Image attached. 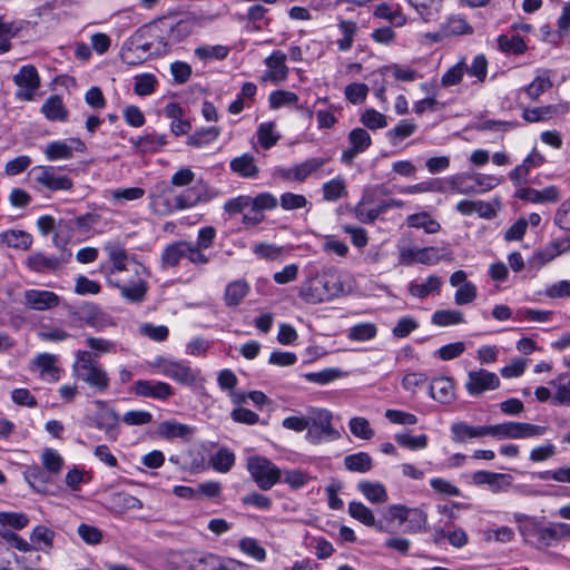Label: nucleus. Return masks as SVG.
I'll use <instances>...</instances> for the list:
<instances>
[{
    "label": "nucleus",
    "instance_id": "1",
    "mask_svg": "<svg viewBox=\"0 0 570 570\" xmlns=\"http://www.w3.org/2000/svg\"><path fill=\"white\" fill-rule=\"evenodd\" d=\"M215 193L207 186H193L178 194L165 181L156 184L149 193L150 209L159 216H168L176 210L195 207L199 203L208 202Z\"/></svg>",
    "mask_w": 570,
    "mask_h": 570
},
{
    "label": "nucleus",
    "instance_id": "2",
    "mask_svg": "<svg viewBox=\"0 0 570 570\" xmlns=\"http://www.w3.org/2000/svg\"><path fill=\"white\" fill-rule=\"evenodd\" d=\"M342 291V284L334 276L316 275L302 283L298 295L305 303L315 305L338 296Z\"/></svg>",
    "mask_w": 570,
    "mask_h": 570
},
{
    "label": "nucleus",
    "instance_id": "3",
    "mask_svg": "<svg viewBox=\"0 0 570 570\" xmlns=\"http://www.w3.org/2000/svg\"><path fill=\"white\" fill-rule=\"evenodd\" d=\"M333 415L328 410L314 409L308 412L309 426L306 439L318 444L323 441H334L341 438L340 432L332 425Z\"/></svg>",
    "mask_w": 570,
    "mask_h": 570
},
{
    "label": "nucleus",
    "instance_id": "4",
    "mask_svg": "<svg viewBox=\"0 0 570 570\" xmlns=\"http://www.w3.org/2000/svg\"><path fill=\"white\" fill-rule=\"evenodd\" d=\"M246 468L253 481L263 491L272 489L282 476L281 469L262 455L249 456Z\"/></svg>",
    "mask_w": 570,
    "mask_h": 570
},
{
    "label": "nucleus",
    "instance_id": "5",
    "mask_svg": "<svg viewBox=\"0 0 570 570\" xmlns=\"http://www.w3.org/2000/svg\"><path fill=\"white\" fill-rule=\"evenodd\" d=\"M154 366L157 367L163 375L187 386L195 385L199 377V370H194L181 361L159 356L155 360Z\"/></svg>",
    "mask_w": 570,
    "mask_h": 570
},
{
    "label": "nucleus",
    "instance_id": "6",
    "mask_svg": "<svg viewBox=\"0 0 570 570\" xmlns=\"http://www.w3.org/2000/svg\"><path fill=\"white\" fill-rule=\"evenodd\" d=\"M547 428L523 422H504L488 425L489 435L499 439H529L546 433Z\"/></svg>",
    "mask_w": 570,
    "mask_h": 570
},
{
    "label": "nucleus",
    "instance_id": "7",
    "mask_svg": "<svg viewBox=\"0 0 570 570\" xmlns=\"http://www.w3.org/2000/svg\"><path fill=\"white\" fill-rule=\"evenodd\" d=\"M327 161L328 158L323 157L307 158L291 168H276L275 175L284 180L303 183L308 177L316 174L324 165L327 164Z\"/></svg>",
    "mask_w": 570,
    "mask_h": 570
},
{
    "label": "nucleus",
    "instance_id": "8",
    "mask_svg": "<svg viewBox=\"0 0 570 570\" xmlns=\"http://www.w3.org/2000/svg\"><path fill=\"white\" fill-rule=\"evenodd\" d=\"M94 403L98 407V412L90 417L91 423L89 424L104 431L108 440L116 441L119 434V415L102 400H96Z\"/></svg>",
    "mask_w": 570,
    "mask_h": 570
},
{
    "label": "nucleus",
    "instance_id": "9",
    "mask_svg": "<svg viewBox=\"0 0 570 570\" xmlns=\"http://www.w3.org/2000/svg\"><path fill=\"white\" fill-rule=\"evenodd\" d=\"M13 82L18 87L16 98L21 101L32 100L41 85L39 73L32 65L22 66L13 76Z\"/></svg>",
    "mask_w": 570,
    "mask_h": 570
},
{
    "label": "nucleus",
    "instance_id": "10",
    "mask_svg": "<svg viewBox=\"0 0 570 570\" xmlns=\"http://www.w3.org/2000/svg\"><path fill=\"white\" fill-rule=\"evenodd\" d=\"M500 379L495 373L489 372L484 368L470 371L468 373V380L465 389L472 396H479L485 391H493L499 389Z\"/></svg>",
    "mask_w": 570,
    "mask_h": 570
},
{
    "label": "nucleus",
    "instance_id": "11",
    "mask_svg": "<svg viewBox=\"0 0 570 570\" xmlns=\"http://www.w3.org/2000/svg\"><path fill=\"white\" fill-rule=\"evenodd\" d=\"M33 171L36 183L49 191H65L73 187L72 179L66 175H58L53 167L39 166L33 168Z\"/></svg>",
    "mask_w": 570,
    "mask_h": 570
},
{
    "label": "nucleus",
    "instance_id": "12",
    "mask_svg": "<svg viewBox=\"0 0 570 570\" xmlns=\"http://www.w3.org/2000/svg\"><path fill=\"white\" fill-rule=\"evenodd\" d=\"M285 61L286 55L283 51H273L272 55L265 59L267 70L262 79L264 81H271L275 85L285 81L288 76V68Z\"/></svg>",
    "mask_w": 570,
    "mask_h": 570
},
{
    "label": "nucleus",
    "instance_id": "13",
    "mask_svg": "<svg viewBox=\"0 0 570 570\" xmlns=\"http://www.w3.org/2000/svg\"><path fill=\"white\" fill-rule=\"evenodd\" d=\"M515 197L533 204H544L559 202L561 194L557 186H549L541 190L532 187H521L515 191Z\"/></svg>",
    "mask_w": 570,
    "mask_h": 570
},
{
    "label": "nucleus",
    "instance_id": "14",
    "mask_svg": "<svg viewBox=\"0 0 570 570\" xmlns=\"http://www.w3.org/2000/svg\"><path fill=\"white\" fill-rule=\"evenodd\" d=\"M194 27L195 21L190 19L179 20L176 24L171 26L167 38L159 37L158 39V53L167 51L171 45L178 43L187 38L194 31Z\"/></svg>",
    "mask_w": 570,
    "mask_h": 570
},
{
    "label": "nucleus",
    "instance_id": "15",
    "mask_svg": "<svg viewBox=\"0 0 570 570\" xmlns=\"http://www.w3.org/2000/svg\"><path fill=\"white\" fill-rule=\"evenodd\" d=\"M472 481L475 485L487 484L492 492H500L512 485L513 478L508 473L478 471L473 473Z\"/></svg>",
    "mask_w": 570,
    "mask_h": 570
},
{
    "label": "nucleus",
    "instance_id": "16",
    "mask_svg": "<svg viewBox=\"0 0 570 570\" xmlns=\"http://www.w3.org/2000/svg\"><path fill=\"white\" fill-rule=\"evenodd\" d=\"M73 375L98 392H105L109 387V376L98 364L89 367L82 366L80 371Z\"/></svg>",
    "mask_w": 570,
    "mask_h": 570
},
{
    "label": "nucleus",
    "instance_id": "17",
    "mask_svg": "<svg viewBox=\"0 0 570 570\" xmlns=\"http://www.w3.org/2000/svg\"><path fill=\"white\" fill-rule=\"evenodd\" d=\"M27 307L35 311H47L59 304V296L50 291L28 289L23 294Z\"/></svg>",
    "mask_w": 570,
    "mask_h": 570
},
{
    "label": "nucleus",
    "instance_id": "18",
    "mask_svg": "<svg viewBox=\"0 0 570 570\" xmlns=\"http://www.w3.org/2000/svg\"><path fill=\"white\" fill-rule=\"evenodd\" d=\"M58 357L53 354H38L30 364L31 370H38L40 376L51 382L60 379L61 368L57 366Z\"/></svg>",
    "mask_w": 570,
    "mask_h": 570
},
{
    "label": "nucleus",
    "instance_id": "19",
    "mask_svg": "<svg viewBox=\"0 0 570 570\" xmlns=\"http://www.w3.org/2000/svg\"><path fill=\"white\" fill-rule=\"evenodd\" d=\"M135 393L142 397L167 400L173 395L174 391L173 387L165 382L139 380L135 383Z\"/></svg>",
    "mask_w": 570,
    "mask_h": 570
},
{
    "label": "nucleus",
    "instance_id": "20",
    "mask_svg": "<svg viewBox=\"0 0 570 570\" xmlns=\"http://www.w3.org/2000/svg\"><path fill=\"white\" fill-rule=\"evenodd\" d=\"M569 111L568 104L547 105L542 107L524 108L522 117L528 122H540L552 119L557 115Z\"/></svg>",
    "mask_w": 570,
    "mask_h": 570
},
{
    "label": "nucleus",
    "instance_id": "21",
    "mask_svg": "<svg viewBox=\"0 0 570 570\" xmlns=\"http://www.w3.org/2000/svg\"><path fill=\"white\" fill-rule=\"evenodd\" d=\"M157 433L159 436L167 440L178 438L184 441H189L191 436L195 434V428L177 422L175 420H167L159 423L157 428Z\"/></svg>",
    "mask_w": 570,
    "mask_h": 570
},
{
    "label": "nucleus",
    "instance_id": "22",
    "mask_svg": "<svg viewBox=\"0 0 570 570\" xmlns=\"http://www.w3.org/2000/svg\"><path fill=\"white\" fill-rule=\"evenodd\" d=\"M430 396L442 403L450 404L454 400V381L446 376L435 377L429 386Z\"/></svg>",
    "mask_w": 570,
    "mask_h": 570
},
{
    "label": "nucleus",
    "instance_id": "23",
    "mask_svg": "<svg viewBox=\"0 0 570 570\" xmlns=\"http://www.w3.org/2000/svg\"><path fill=\"white\" fill-rule=\"evenodd\" d=\"M70 256L71 254H68L66 257L62 256L58 258L48 257L41 253H36L28 257L27 265L31 271L37 273L55 272L59 269L62 266V264L69 259Z\"/></svg>",
    "mask_w": 570,
    "mask_h": 570
},
{
    "label": "nucleus",
    "instance_id": "24",
    "mask_svg": "<svg viewBox=\"0 0 570 570\" xmlns=\"http://www.w3.org/2000/svg\"><path fill=\"white\" fill-rule=\"evenodd\" d=\"M230 566L235 563L230 560L226 561L216 554H204L194 557L188 564V570H232Z\"/></svg>",
    "mask_w": 570,
    "mask_h": 570
},
{
    "label": "nucleus",
    "instance_id": "25",
    "mask_svg": "<svg viewBox=\"0 0 570 570\" xmlns=\"http://www.w3.org/2000/svg\"><path fill=\"white\" fill-rule=\"evenodd\" d=\"M188 253V242L177 240L168 244L161 253V267L170 268L176 267L181 258L186 257Z\"/></svg>",
    "mask_w": 570,
    "mask_h": 570
},
{
    "label": "nucleus",
    "instance_id": "26",
    "mask_svg": "<svg viewBox=\"0 0 570 570\" xmlns=\"http://www.w3.org/2000/svg\"><path fill=\"white\" fill-rule=\"evenodd\" d=\"M452 440L455 443H464L468 439L489 435L488 425L473 426L465 422H455L451 425Z\"/></svg>",
    "mask_w": 570,
    "mask_h": 570
},
{
    "label": "nucleus",
    "instance_id": "27",
    "mask_svg": "<svg viewBox=\"0 0 570 570\" xmlns=\"http://www.w3.org/2000/svg\"><path fill=\"white\" fill-rule=\"evenodd\" d=\"M41 112L50 121H66L69 116L62 98L58 95L50 96L41 106Z\"/></svg>",
    "mask_w": 570,
    "mask_h": 570
},
{
    "label": "nucleus",
    "instance_id": "28",
    "mask_svg": "<svg viewBox=\"0 0 570 570\" xmlns=\"http://www.w3.org/2000/svg\"><path fill=\"white\" fill-rule=\"evenodd\" d=\"M449 191L461 195H475L476 187L472 181V174L460 173L446 178Z\"/></svg>",
    "mask_w": 570,
    "mask_h": 570
},
{
    "label": "nucleus",
    "instance_id": "29",
    "mask_svg": "<svg viewBox=\"0 0 570 570\" xmlns=\"http://www.w3.org/2000/svg\"><path fill=\"white\" fill-rule=\"evenodd\" d=\"M230 169L244 178H255L259 171L257 165L255 164L254 156L249 154H243L242 156L232 159Z\"/></svg>",
    "mask_w": 570,
    "mask_h": 570
},
{
    "label": "nucleus",
    "instance_id": "30",
    "mask_svg": "<svg viewBox=\"0 0 570 570\" xmlns=\"http://www.w3.org/2000/svg\"><path fill=\"white\" fill-rule=\"evenodd\" d=\"M0 240L8 247L27 250L32 245V236L19 229H9L0 234Z\"/></svg>",
    "mask_w": 570,
    "mask_h": 570
},
{
    "label": "nucleus",
    "instance_id": "31",
    "mask_svg": "<svg viewBox=\"0 0 570 570\" xmlns=\"http://www.w3.org/2000/svg\"><path fill=\"white\" fill-rule=\"evenodd\" d=\"M249 285L244 279L230 282L225 289L224 301L228 307H235L247 296Z\"/></svg>",
    "mask_w": 570,
    "mask_h": 570
},
{
    "label": "nucleus",
    "instance_id": "32",
    "mask_svg": "<svg viewBox=\"0 0 570 570\" xmlns=\"http://www.w3.org/2000/svg\"><path fill=\"white\" fill-rule=\"evenodd\" d=\"M409 227L423 228L428 234H436L441 230V225L436 222L430 213L421 212L412 214L406 218Z\"/></svg>",
    "mask_w": 570,
    "mask_h": 570
},
{
    "label": "nucleus",
    "instance_id": "33",
    "mask_svg": "<svg viewBox=\"0 0 570 570\" xmlns=\"http://www.w3.org/2000/svg\"><path fill=\"white\" fill-rule=\"evenodd\" d=\"M442 286V279L439 276L430 275L426 281L422 284L411 283L409 285V292L411 295L424 298L432 293H439Z\"/></svg>",
    "mask_w": 570,
    "mask_h": 570
},
{
    "label": "nucleus",
    "instance_id": "34",
    "mask_svg": "<svg viewBox=\"0 0 570 570\" xmlns=\"http://www.w3.org/2000/svg\"><path fill=\"white\" fill-rule=\"evenodd\" d=\"M220 135V128L216 126L202 128L196 130L187 139V144L191 147L200 148L215 141Z\"/></svg>",
    "mask_w": 570,
    "mask_h": 570
},
{
    "label": "nucleus",
    "instance_id": "35",
    "mask_svg": "<svg viewBox=\"0 0 570 570\" xmlns=\"http://www.w3.org/2000/svg\"><path fill=\"white\" fill-rule=\"evenodd\" d=\"M473 28L461 16H452L442 24V33L445 37L471 35Z\"/></svg>",
    "mask_w": 570,
    "mask_h": 570
},
{
    "label": "nucleus",
    "instance_id": "36",
    "mask_svg": "<svg viewBox=\"0 0 570 570\" xmlns=\"http://www.w3.org/2000/svg\"><path fill=\"white\" fill-rule=\"evenodd\" d=\"M358 490L373 503H384L387 501V493L383 484L370 481L358 483Z\"/></svg>",
    "mask_w": 570,
    "mask_h": 570
},
{
    "label": "nucleus",
    "instance_id": "37",
    "mask_svg": "<svg viewBox=\"0 0 570 570\" xmlns=\"http://www.w3.org/2000/svg\"><path fill=\"white\" fill-rule=\"evenodd\" d=\"M115 286L119 287L124 298L134 303L142 302L147 293V283L142 279L131 285H119L116 283Z\"/></svg>",
    "mask_w": 570,
    "mask_h": 570
},
{
    "label": "nucleus",
    "instance_id": "38",
    "mask_svg": "<svg viewBox=\"0 0 570 570\" xmlns=\"http://www.w3.org/2000/svg\"><path fill=\"white\" fill-rule=\"evenodd\" d=\"M45 155L50 161L70 159L73 156L72 146L61 140L51 141L46 146Z\"/></svg>",
    "mask_w": 570,
    "mask_h": 570
},
{
    "label": "nucleus",
    "instance_id": "39",
    "mask_svg": "<svg viewBox=\"0 0 570 570\" xmlns=\"http://www.w3.org/2000/svg\"><path fill=\"white\" fill-rule=\"evenodd\" d=\"M235 463V454L227 448H220L212 458V466L220 472L227 473Z\"/></svg>",
    "mask_w": 570,
    "mask_h": 570
},
{
    "label": "nucleus",
    "instance_id": "40",
    "mask_svg": "<svg viewBox=\"0 0 570 570\" xmlns=\"http://www.w3.org/2000/svg\"><path fill=\"white\" fill-rule=\"evenodd\" d=\"M498 46L502 52L513 55L524 53L528 49L523 39L518 35L512 37L505 35L499 36Z\"/></svg>",
    "mask_w": 570,
    "mask_h": 570
},
{
    "label": "nucleus",
    "instance_id": "41",
    "mask_svg": "<svg viewBox=\"0 0 570 570\" xmlns=\"http://www.w3.org/2000/svg\"><path fill=\"white\" fill-rule=\"evenodd\" d=\"M344 465L350 471L364 473L372 469V459L366 452H358L345 456Z\"/></svg>",
    "mask_w": 570,
    "mask_h": 570
},
{
    "label": "nucleus",
    "instance_id": "42",
    "mask_svg": "<svg viewBox=\"0 0 570 570\" xmlns=\"http://www.w3.org/2000/svg\"><path fill=\"white\" fill-rule=\"evenodd\" d=\"M338 29L342 32V38L337 40V47L341 51H347L353 46L357 26L354 21L341 20L338 22Z\"/></svg>",
    "mask_w": 570,
    "mask_h": 570
},
{
    "label": "nucleus",
    "instance_id": "43",
    "mask_svg": "<svg viewBox=\"0 0 570 570\" xmlns=\"http://www.w3.org/2000/svg\"><path fill=\"white\" fill-rule=\"evenodd\" d=\"M568 248H569V246H566L564 240H557V242L551 243L546 248L535 253L533 256V259L539 261V265L542 266V265L551 262L552 259H554L560 254L568 250Z\"/></svg>",
    "mask_w": 570,
    "mask_h": 570
},
{
    "label": "nucleus",
    "instance_id": "44",
    "mask_svg": "<svg viewBox=\"0 0 570 570\" xmlns=\"http://www.w3.org/2000/svg\"><path fill=\"white\" fill-rule=\"evenodd\" d=\"M140 40H141V36L137 32L136 35H134L130 38V40L128 42V47L122 49L121 59L126 63H128V65H135L136 63V61L131 57V55L135 51L141 50L144 53H147L154 47L153 42H144V43H141Z\"/></svg>",
    "mask_w": 570,
    "mask_h": 570
},
{
    "label": "nucleus",
    "instance_id": "45",
    "mask_svg": "<svg viewBox=\"0 0 570 570\" xmlns=\"http://www.w3.org/2000/svg\"><path fill=\"white\" fill-rule=\"evenodd\" d=\"M432 323L439 326H449L464 323V315L455 309H440L432 315Z\"/></svg>",
    "mask_w": 570,
    "mask_h": 570
},
{
    "label": "nucleus",
    "instance_id": "46",
    "mask_svg": "<svg viewBox=\"0 0 570 570\" xmlns=\"http://www.w3.org/2000/svg\"><path fill=\"white\" fill-rule=\"evenodd\" d=\"M20 29L14 22H6L0 16V55L10 51V39L16 37Z\"/></svg>",
    "mask_w": 570,
    "mask_h": 570
},
{
    "label": "nucleus",
    "instance_id": "47",
    "mask_svg": "<svg viewBox=\"0 0 570 570\" xmlns=\"http://www.w3.org/2000/svg\"><path fill=\"white\" fill-rule=\"evenodd\" d=\"M377 334V327L374 323H361L352 326L347 337L351 341L365 342L374 338Z\"/></svg>",
    "mask_w": 570,
    "mask_h": 570
},
{
    "label": "nucleus",
    "instance_id": "48",
    "mask_svg": "<svg viewBox=\"0 0 570 570\" xmlns=\"http://www.w3.org/2000/svg\"><path fill=\"white\" fill-rule=\"evenodd\" d=\"M414 7L425 22L435 19L440 12L442 0H414Z\"/></svg>",
    "mask_w": 570,
    "mask_h": 570
},
{
    "label": "nucleus",
    "instance_id": "49",
    "mask_svg": "<svg viewBox=\"0 0 570 570\" xmlns=\"http://www.w3.org/2000/svg\"><path fill=\"white\" fill-rule=\"evenodd\" d=\"M105 250L112 262L111 273L126 269L127 253L121 245L109 243L105 246Z\"/></svg>",
    "mask_w": 570,
    "mask_h": 570
},
{
    "label": "nucleus",
    "instance_id": "50",
    "mask_svg": "<svg viewBox=\"0 0 570 570\" xmlns=\"http://www.w3.org/2000/svg\"><path fill=\"white\" fill-rule=\"evenodd\" d=\"M323 197L327 202H335L346 194L344 179L337 177L325 183L322 187Z\"/></svg>",
    "mask_w": 570,
    "mask_h": 570
},
{
    "label": "nucleus",
    "instance_id": "51",
    "mask_svg": "<svg viewBox=\"0 0 570 570\" xmlns=\"http://www.w3.org/2000/svg\"><path fill=\"white\" fill-rule=\"evenodd\" d=\"M348 513L352 518L358 520L367 527L375 525V517L372 510L361 502H351L348 504Z\"/></svg>",
    "mask_w": 570,
    "mask_h": 570
},
{
    "label": "nucleus",
    "instance_id": "52",
    "mask_svg": "<svg viewBox=\"0 0 570 570\" xmlns=\"http://www.w3.org/2000/svg\"><path fill=\"white\" fill-rule=\"evenodd\" d=\"M407 513L409 515L405 531L410 533H419L425 531L428 522L426 513L417 508H412L411 512Z\"/></svg>",
    "mask_w": 570,
    "mask_h": 570
},
{
    "label": "nucleus",
    "instance_id": "53",
    "mask_svg": "<svg viewBox=\"0 0 570 570\" xmlns=\"http://www.w3.org/2000/svg\"><path fill=\"white\" fill-rule=\"evenodd\" d=\"M351 433L362 440H370L374 436V430L365 417L355 416L350 420Z\"/></svg>",
    "mask_w": 570,
    "mask_h": 570
},
{
    "label": "nucleus",
    "instance_id": "54",
    "mask_svg": "<svg viewBox=\"0 0 570 570\" xmlns=\"http://www.w3.org/2000/svg\"><path fill=\"white\" fill-rule=\"evenodd\" d=\"M157 85V79L153 73H142L135 77L134 92L138 96L151 95Z\"/></svg>",
    "mask_w": 570,
    "mask_h": 570
},
{
    "label": "nucleus",
    "instance_id": "55",
    "mask_svg": "<svg viewBox=\"0 0 570 570\" xmlns=\"http://www.w3.org/2000/svg\"><path fill=\"white\" fill-rule=\"evenodd\" d=\"M350 146L355 151L364 153L372 144L370 134L363 128H355L348 134Z\"/></svg>",
    "mask_w": 570,
    "mask_h": 570
},
{
    "label": "nucleus",
    "instance_id": "56",
    "mask_svg": "<svg viewBox=\"0 0 570 570\" xmlns=\"http://www.w3.org/2000/svg\"><path fill=\"white\" fill-rule=\"evenodd\" d=\"M277 198L271 193H259L255 197H250V208L253 212L263 213L277 207Z\"/></svg>",
    "mask_w": 570,
    "mask_h": 570
},
{
    "label": "nucleus",
    "instance_id": "57",
    "mask_svg": "<svg viewBox=\"0 0 570 570\" xmlns=\"http://www.w3.org/2000/svg\"><path fill=\"white\" fill-rule=\"evenodd\" d=\"M45 469L52 474H58L63 466L62 456L53 449H45L41 455Z\"/></svg>",
    "mask_w": 570,
    "mask_h": 570
},
{
    "label": "nucleus",
    "instance_id": "58",
    "mask_svg": "<svg viewBox=\"0 0 570 570\" xmlns=\"http://www.w3.org/2000/svg\"><path fill=\"white\" fill-rule=\"evenodd\" d=\"M342 375H343V373L340 368L331 367V368H325L320 372L307 373V374H305V379L308 382L324 385V384H327L330 382H333V381L340 379Z\"/></svg>",
    "mask_w": 570,
    "mask_h": 570
},
{
    "label": "nucleus",
    "instance_id": "59",
    "mask_svg": "<svg viewBox=\"0 0 570 570\" xmlns=\"http://www.w3.org/2000/svg\"><path fill=\"white\" fill-rule=\"evenodd\" d=\"M28 522V517L22 512H0V524L3 527L20 530L27 527Z\"/></svg>",
    "mask_w": 570,
    "mask_h": 570
},
{
    "label": "nucleus",
    "instance_id": "60",
    "mask_svg": "<svg viewBox=\"0 0 570 570\" xmlns=\"http://www.w3.org/2000/svg\"><path fill=\"white\" fill-rule=\"evenodd\" d=\"M140 334L144 336L156 341V342H164L167 340L169 331L168 327L165 325H154L150 323H144L139 327Z\"/></svg>",
    "mask_w": 570,
    "mask_h": 570
},
{
    "label": "nucleus",
    "instance_id": "61",
    "mask_svg": "<svg viewBox=\"0 0 570 570\" xmlns=\"http://www.w3.org/2000/svg\"><path fill=\"white\" fill-rule=\"evenodd\" d=\"M281 207L284 210H294L304 208L308 202L302 194L284 193L279 197Z\"/></svg>",
    "mask_w": 570,
    "mask_h": 570
},
{
    "label": "nucleus",
    "instance_id": "62",
    "mask_svg": "<svg viewBox=\"0 0 570 570\" xmlns=\"http://www.w3.org/2000/svg\"><path fill=\"white\" fill-rule=\"evenodd\" d=\"M229 53L226 46H202L196 48L195 55L200 59H225Z\"/></svg>",
    "mask_w": 570,
    "mask_h": 570
},
{
    "label": "nucleus",
    "instance_id": "63",
    "mask_svg": "<svg viewBox=\"0 0 570 570\" xmlns=\"http://www.w3.org/2000/svg\"><path fill=\"white\" fill-rule=\"evenodd\" d=\"M361 121L365 127L372 130L387 126L385 116L375 109H366L361 117Z\"/></svg>",
    "mask_w": 570,
    "mask_h": 570
},
{
    "label": "nucleus",
    "instance_id": "64",
    "mask_svg": "<svg viewBox=\"0 0 570 570\" xmlns=\"http://www.w3.org/2000/svg\"><path fill=\"white\" fill-rule=\"evenodd\" d=\"M419 327V323L411 316L401 317L395 326L392 328V333L397 338H404L409 336L414 330Z\"/></svg>",
    "mask_w": 570,
    "mask_h": 570
}]
</instances>
